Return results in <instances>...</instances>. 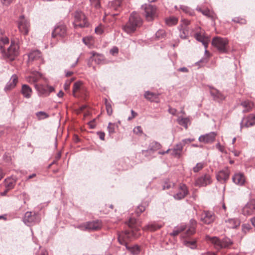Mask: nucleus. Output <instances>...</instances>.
<instances>
[{
  "mask_svg": "<svg viewBox=\"0 0 255 255\" xmlns=\"http://www.w3.org/2000/svg\"><path fill=\"white\" fill-rule=\"evenodd\" d=\"M143 23V20L137 12H132L128 18V21L123 26V30L128 34H131L140 27Z\"/></svg>",
  "mask_w": 255,
  "mask_h": 255,
  "instance_id": "obj_1",
  "label": "nucleus"
},
{
  "mask_svg": "<svg viewBox=\"0 0 255 255\" xmlns=\"http://www.w3.org/2000/svg\"><path fill=\"white\" fill-rule=\"evenodd\" d=\"M19 48L17 42L14 40L11 41L10 45L6 50L0 46V49L3 59L7 61L14 60L19 54Z\"/></svg>",
  "mask_w": 255,
  "mask_h": 255,
  "instance_id": "obj_2",
  "label": "nucleus"
},
{
  "mask_svg": "<svg viewBox=\"0 0 255 255\" xmlns=\"http://www.w3.org/2000/svg\"><path fill=\"white\" fill-rule=\"evenodd\" d=\"M207 238L218 250L229 248L233 243L230 239L227 237L220 239L217 237H207Z\"/></svg>",
  "mask_w": 255,
  "mask_h": 255,
  "instance_id": "obj_3",
  "label": "nucleus"
},
{
  "mask_svg": "<svg viewBox=\"0 0 255 255\" xmlns=\"http://www.w3.org/2000/svg\"><path fill=\"white\" fill-rule=\"evenodd\" d=\"M141 9L147 21H152L157 16V8L154 5L145 3L141 5Z\"/></svg>",
  "mask_w": 255,
  "mask_h": 255,
  "instance_id": "obj_4",
  "label": "nucleus"
},
{
  "mask_svg": "<svg viewBox=\"0 0 255 255\" xmlns=\"http://www.w3.org/2000/svg\"><path fill=\"white\" fill-rule=\"evenodd\" d=\"M75 28L87 27L90 24L85 14L81 11H76L73 22Z\"/></svg>",
  "mask_w": 255,
  "mask_h": 255,
  "instance_id": "obj_5",
  "label": "nucleus"
},
{
  "mask_svg": "<svg viewBox=\"0 0 255 255\" xmlns=\"http://www.w3.org/2000/svg\"><path fill=\"white\" fill-rule=\"evenodd\" d=\"M212 43L220 53H226L228 52L229 40L227 38L215 37L213 39Z\"/></svg>",
  "mask_w": 255,
  "mask_h": 255,
  "instance_id": "obj_6",
  "label": "nucleus"
},
{
  "mask_svg": "<svg viewBox=\"0 0 255 255\" xmlns=\"http://www.w3.org/2000/svg\"><path fill=\"white\" fill-rule=\"evenodd\" d=\"M40 221L39 215L35 212H26L23 218L24 223L29 226H32Z\"/></svg>",
  "mask_w": 255,
  "mask_h": 255,
  "instance_id": "obj_7",
  "label": "nucleus"
},
{
  "mask_svg": "<svg viewBox=\"0 0 255 255\" xmlns=\"http://www.w3.org/2000/svg\"><path fill=\"white\" fill-rule=\"evenodd\" d=\"M17 24L19 31L24 35H27L30 28L29 21L23 15H21L19 17Z\"/></svg>",
  "mask_w": 255,
  "mask_h": 255,
  "instance_id": "obj_8",
  "label": "nucleus"
},
{
  "mask_svg": "<svg viewBox=\"0 0 255 255\" xmlns=\"http://www.w3.org/2000/svg\"><path fill=\"white\" fill-rule=\"evenodd\" d=\"M67 34V27L64 24L57 25L52 32V37L63 38Z\"/></svg>",
  "mask_w": 255,
  "mask_h": 255,
  "instance_id": "obj_9",
  "label": "nucleus"
},
{
  "mask_svg": "<svg viewBox=\"0 0 255 255\" xmlns=\"http://www.w3.org/2000/svg\"><path fill=\"white\" fill-rule=\"evenodd\" d=\"M244 216H251L255 214V199H250L242 209Z\"/></svg>",
  "mask_w": 255,
  "mask_h": 255,
  "instance_id": "obj_10",
  "label": "nucleus"
},
{
  "mask_svg": "<svg viewBox=\"0 0 255 255\" xmlns=\"http://www.w3.org/2000/svg\"><path fill=\"white\" fill-rule=\"evenodd\" d=\"M35 87L38 92L39 96L42 97H47L50 93L54 91V88L52 86L43 85H35Z\"/></svg>",
  "mask_w": 255,
  "mask_h": 255,
  "instance_id": "obj_11",
  "label": "nucleus"
},
{
  "mask_svg": "<svg viewBox=\"0 0 255 255\" xmlns=\"http://www.w3.org/2000/svg\"><path fill=\"white\" fill-rule=\"evenodd\" d=\"M211 176L209 174H205L197 178L195 181V185L199 187H204L211 183Z\"/></svg>",
  "mask_w": 255,
  "mask_h": 255,
  "instance_id": "obj_12",
  "label": "nucleus"
},
{
  "mask_svg": "<svg viewBox=\"0 0 255 255\" xmlns=\"http://www.w3.org/2000/svg\"><path fill=\"white\" fill-rule=\"evenodd\" d=\"M216 218L215 214L209 211H204L201 215V220L206 224L213 223Z\"/></svg>",
  "mask_w": 255,
  "mask_h": 255,
  "instance_id": "obj_13",
  "label": "nucleus"
},
{
  "mask_svg": "<svg viewBox=\"0 0 255 255\" xmlns=\"http://www.w3.org/2000/svg\"><path fill=\"white\" fill-rule=\"evenodd\" d=\"M255 125V114H251L246 118H244L240 123V128H249Z\"/></svg>",
  "mask_w": 255,
  "mask_h": 255,
  "instance_id": "obj_14",
  "label": "nucleus"
},
{
  "mask_svg": "<svg viewBox=\"0 0 255 255\" xmlns=\"http://www.w3.org/2000/svg\"><path fill=\"white\" fill-rule=\"evenodd\" d=\"M180 190L173 196L174 199L176 200H181L185 198L188 194V189L185 184H180L179 186Z\"/></svg>",
  "mask_w": 255,
  "mask_h": 255,
  "instance_id": "obj_15",
  "label": "nucleus"
},
{
  "mask_svg": "<svg viewBox=\"0 0 255 255\" xmlns=\"http://www.w3.org/2000/svg\"><path fill=\"white\" fill-rule=\"evenodd\" d=\"M216 136L215 132H211L205 135H201L199 137V140L205 143H211L214 141Z\"/></svg>",
  "mask_w": 255,
  "mask_h": 255,
  "instance_id": "obj_16",
  "label": "nucleus"
},
{
  "mask_svg": "<svg viewBox=\"0 0 255 255\" xmlns=\"http://www.w3.org/2000/svg\"><path fill=\"white\" fill-rule=\"evenodd\" d=\"M128 226L132 229L131 234L134 237H137L139 234H136L134 231H138L140 230V223L134 218H131L128 221Z\"/></svg>",
  "mask_w": 255,
  "mask_h": 255,
  "instance_id": "obj_17",
  "label": "nucleus"
},
{
  "mask_svg": "<svg viewBox=\"0 0 255 255\" xmlns=\"http://www.w3.org/2000/svg\"><path fill=\"white\" fill-rule=\"evenodd\" d=\"M229 175L230 170L228 167H226L217 174L216 178L219 181H226L228 179Z\"/></svg>",
  "mask_w": 255,
  "mask_h": 255,
  "instance_id": "obj_18",
  "label": "nucleus"
},
{
  "mask_svg": "<svg viewBox=\"0 0 255 255\" xmlns=\"http://www.w3.org/2000/svg\"><path fill=\"white\" fill-rule=\"evenodd\" d=\"M232 180L236 184L239 186H242L245 184L246 179L245 175L243 173L239 172L235 173L233 175Z\"/></svg>",
  "mask_w": 255,
  "mask_h": 255,
  "instance_id": "obj_19",
  "label": "nucleus"
},
{
  "mask_svg": "<svg viewBox=\"0 0 255 255\" xmlns=\"http://www.w3.org/2000/svg\"><path fill=\"white\" fill-rule=\"evenodd\" d=\"M17 82V76L15 74L12 75L10 80L6 84L4 90L7 92L13 89L16 86Z\"/></svg>",
  "mask_w": 255,
  "mask_h": 255,
  "instance_id": "obj_20",
  "label": "nucleus"
},
{
  "mask_svg": "<svg viewBox=\"0 0 255 255\" xmlns=\"http://www.w3.org/2000/svg\"><path fill=\"white\" fill-rule=\"evenodd\" d=\"M196 10L202 13L204 15L211 18L213 21H215L216 18L215 13L212 11H210L208 8L203 9L200 6H198L196 7Z\"/></svg>",
  "mask_w": 255,
  "mask_h": 255,
  "instance_id": "obj_21",
  "label": "nucleus"
},
{
  "mask_svg": "<svg viewBox=\"0 0 255 255\" xmlns=\"http://www.w3.org/2000/svg\"><path fill=\"white\" fill-rule=\"evenodd\" d=\"M226 226L230 229H235L240 225V220L238 218H230L225 221Z\"/></svg>",
  "mask_w": 255,
  "mask_h": 255,
  "instance_id": "obj_22",
  "label": "nucleus"
},
{
  "mask_svg": "<svg viewBox=\"0 0 255 255\" xmlns=\"http://www.w3.org/2000/svg\"><path fill=\"white\" fill-rule=\"evenodd\" d=\"M183 148V145L181 142L177 143L173 148L170 150L171 155L174 157H179L181 154Z\"/></svg>",
  "mask_w": 255,
  "mask_h": 255,
  "instance_id": "obj_23",
  "label": "nucleus"
},
{
  "mask_svg": "<svg viewBox=\"0 0 255 255\" xmlns=\"http://www.w3.org/2000/svg\"><path fill=\"white\" fill-rule=\"evenodd\" d=\"M28 61H39L41 60L42 54L39 50H34L29 53L28 55Z\"/></svg>",
  "mask_w": 255,
  "mask_h": 255,
  "instance_id": "obj_24",
  "label": "nucleus"
},
{
  "mask_svg": "<svg viewBox=\"0 0 255 255\" xmlns=\"http://www.w3.org/2000/svg\"><path fill=\"white\" fill-rule=\"evenodd\" d=\"M87 231H96L101 228V224L99 221L86 222Z\"/></svg>",
  "mask_w": 255,
  "mask_h": 255,
  "instance_id": "obj_25",
  "label": "nucleus"
},
{
  "mask_svg": "<svg viewBox=\"0 0 255 255\" xmlns=\"http://www.w3.org/2000/svg\"><path fill=\"white\" fill-rule=\"evenodd\" d=\"M21 92L24 98L29 99L31 97L32 91L28 85L23 84L21 87Z\"/></svg>",
  "mask_w": 255,
  "mask_h": 255,
  "instance_id": "obj_26",
  "label": "nucleus"
},
{
  "mask_svg": "<svg viewBox=\"0 0 255 255\" xmlns=\"http://www.w3.org/2000/svg\"><path fill=\"white\" fill-rule=\"evenodd\" d=\"M210 94L212 95L215 100L220 101L225 99L224 96L217 89H212L210 91Z\"/></svg>",
  "mask_w": 255,
  "mask_h": 255,
  "instance_id": "obj_27",
  "label": "nucleus"
},
{
  "mask_svg": "<svg viewBox=\"0 0 255 255\" xmlns=\"http://www.w3.org/2000/svg\"><path fill=\"white\" fill-rule=\"evenodd\" d=\"M178 29L179 31V37L182 39H186L189 34L188 28L186 27V25H179Z\"/></svg>",
  "mask_w": 255,
  "mask_h": 255,
  "instance_id": "obj_28",
  "label": "nucleus"
},
{
  "mask_svg": "<svg viewBox=\"0 0 255 255\" xmlns=\"http://www.w3.org/2000/svg\"><path fill=\"white\" fill-rule=\"evenodd\" d=\"M161 147V145L160 143L156 141H152L149 143L147 148V151L146 152H147L148 151H151L154 153L155 151L160 149Z\"/></svg>",
  "mask_w": 255,
  "mask_h": 255,
  "instance_id": "obj_29",
  "label": "nucleus"
},
{
  "mask_svg": "<svg viewBox=\"0 0 255 255\" xmlns=\"http://www.w3.org/2000/svg\"><path fill=\"white\" fill-rule=\"evenodd\" d=\"M186 228V226L184 224H181L175 227L172 233H170V235L173 237L177 236L180 233L183 231Z\"/></svg>",
  "mask_w": 255,
  "mask_h": 255,
  "instance_id": "obj_30",
  "label": "nucleus"
},
{
  "mask_svg": "<svg viewBox=\"0 0 255 255\" xmlns=\"http://www.w3.org/2000/svg\"><path fill=\"white\" fill-rule=\"evenodd\" d=\"M158 95L150 91H146L144 94V98L148 101L153 102L158 98Z\"/></svg>",
  "mask_w": 255,
  "mask_h": 255,
  "instance_id": "obj_31",
  "label": "nucleus"
},
{
  "mask_svg": "<svg viewBox=\"0 0 255 255\" xmlns=\"http://www.w3.org/2000/svg\"><path fill=\"white\" fill-rule=\"evenodd\" d=\"M129 234H130L129 231H127L125 232V233L124 234H122L119 235V237H118V241H119V243L122 245H125L126 246H128L127 244L126 243V241L125 240V239L126 238L128 237V236H129Z\"/></svg>",
  "mask_w": 255,
  "mask_h": 255,
  "instance_id": "obj_32",
  "label": "nucleus"
},
{
  "mask_svg": "<svg viewBox=\"0 0 255 255\" xmlns=\"http://www.w3.org/2000/svg\"><path fill=\"white\" fill-rule=\"evenodd\" d=\"M241 105L245 108L243 110L244 112H248L251 110L254 107V103L249 101H245L241 103Z\"/></svg>",
  "mask_w": 255,
  "mask_h": 255,
  "instance_id": "obj_33",
  "label": "nucleus"
},
{
  "mask_svg": "<svg viewBox=\"0 0 255 255\" xmlns=\"http://www.w3.org/2000/svg\"><path fill=\"white\" fill-rule=\"evenodd\" d=\"M165 21L166 25L169 26H172L177 23L178 18L173 16H169L165 18Z\"/></svg>",
  "mask_w": 255,
  "mask_h": 255,
  "instance_id": "obj_34",
  "label": "nucleus"
},
{
  "mask_svg": "<svg viewBox=\"0 0 255 255\" xmlns=\"http://www.w3.org/2000/svg\"><path fill=\"white\" fill-rule=\"evenodd\" d=\"M126 248L133 255H137L140 252V247L137 245H134L132 247H128V246H126Z\"/></svg>",
  "mask_w": 255,
  "mask_h": 255,
  "instance_id": "obj_35",
  "label": "nucleus"
},
{
  "mask_svg": "<svg viewBox=\"0 0 255 255\" xmlns=\"http://www.w3.org/2000/svg\"><path fill=\"white\" fill-rule=\"evenodd\" d=\"M195 37L198 41L202 42L205 48L208 46V40L200 33H197L195 34Z\"/></svg>",
  "mask_w": 255,
  "mask_h": 255,
  "instance_id": "obj_36",
  "label": "nucleus"
},
{
  "mask_svg": "<svg viewBox=\"0 0 255 255\" xmlns=\"http://www.w3.org/2000/svg\"><path fill=\"white\" fill-rule=\"evenodd\" d=\"M121 0H114L109 3V5L112 8L118 10L121 5Z\"/></svg>",
  "mask_w": 255,
  "mask_h": 255,
  "instance_id": "obj_37",
  "label": "nucleus"
},
{
  "mask_svg": "<svg viewBox=\"0 0 255 255\" xmlns=\"http://www.w3.org/2000/svg\"><path fill=\"white\" fill-rule=\"evenodd\" d=\"M177 121L178 123L180 125L184 127L185 128H187L188 123L189 122V120L188 118H184L180 117L177 119Z\"/></svg>",
  "mask_w": 255,
  "mask_h": 255,
  "instance_id": "obj_38",
  "label": "nucleus"
},
{
  "mask_svg": "<svg viewBox=\"0 0 255 255\" xmlns=\"http://www.w3.org/2000/svg\"><path fill=\"white\" fill-rule=\"evenodd\" d=\"M148 204L146 202L142 203L141 205H139L136 210V214L138 216L141 213L145 211L146 207L147 206Z\"/></svg>",
  "mask_w": 255,
  "mask_h": 255,
  "instance_id": "obj_39",
  "label": "nucleus"
},
{
  "mask_svg": "<svg viewBox=\"0 0 255 255\" xmlns=\"http://www.w3.org/2000/svg\"><path fill=\"white\" fill-rule=\"evenodd\" d=\"M162 227L161 225H159L155 223H151L150 224L147 225L145 228L147 230H149L151 231H155L157 230V229H159L161 228Z\"/></svg>",
  "mask_w": 255,
  "mask_h": 255,
  "instance_id": "obj_40",
  "label": "nucleus"
},
{
  "mask_svg": "<svg viewBox=\"0 0 255 255\" xmlns=\"http://www.w3.org/2000/svg\"><path fill=\"white\" fill-rule=\"evenodd\" d=\"M184 244L191 249H195L197 247L196 241L186 240L184 241Z\"/></svg>",
  "mask_w": 255,
  "mask_h": 255,
  "instance_id": "obj_41",
  "label": "nucleus"
},
{
  "mask_svg": "<svg viewBox=\"0 0 255 255\" xmlns=\"http://www.w3.org/2000/svg\"><path fill=\"white\" fill-rule=\"evenodd\" d=\"M5 186L7 190H10L13 188L14 186V181H12L10 179H6L4 180Z\"/></svg>",
  "mask_w": 255,
  "mask_h": 255,
  "instance_id": "obj_42",
  "label": "nucleus"
},
{
  "mask_svg": "<svg viewBox=\"0 0 255 255\" xmlns=\"http://www.w3.org/2000/svg\"><path fill=\"white\" fill-rule=\"evenodd\" d=\"M105 104L107 114L109 116H111L113 113L112 106H111L110 103L108 102V101L107 99H105Z\"/></svg>",
  "mask_w": 255,
  "mask_h": 255,
  "instance_id": "obj_43",
  "label": "nucleus"
},
{
  "mask_svg": "<svg viewBox=\"0 0 255 255\" xmlns=\"http://www.w3.org/2000/svg\"><path fill=\"white\" fill-rule=\"evenodd\" d=\"M82 84L81 81H77L74 84L73 87V94L74 96H76L75 93L80 90V87Z\"/></svg>",
  "mask_w": 255,
  "mask_h": 255,
  "instance_id": "obj_44",
  "label": "nucleus"
},
{
  "mask_svg": "<svg viewBox=\"0 0 255 255\" xmlns=\"http://www.w3.org/2000/svg\"><path fill=\"white\" fill-rule=\"evenodd\" d=\"M205 163L204 162H199L196 164V166L193 168L194 172L197 173L202 170L204 167Z\"/></svg>",
  "mask_w": 255,
  "mask_h": 255,
  "instance_id": "obj_45",
  "label": "nucleus"
},
{
  "mask_svg": "<svg viewBox=\"0 0 255 255\" xmlns=\"http://www.w3.org/2000/svg\"><path fill=\"white\" fill-rule=\"evenodd\" d=\"M35 115L39 120H42L49 117V115L43 111L38 112Z\"/></svg>",
  "mask_w": 255,
  "mask_h": 255,
  "instance_id": "obj_46",
  "label": "nucleus"
},
{
  "mask_svg": "<svg viewBox=\"0 0 255 255\" xmlns=\"http://www.w3.org/2000/svg\"><path fill=\"white\" fill-rule=\"evenodd\" d=\"M115 124L109 123L108 127V130L110 134H113L115 132Z\"/></svg>",
  "mask_w": 255,
  "mask_h": 255,
  "instance_id": "obj_47",
  "label": "nucleus"
},
{
  "mask_svg": "<svg viewBox=\"0 0 255 255\" xmlns=\"http://www.w3.org/2000/svg\"><path fill=\"white\" fill-rule=\"evenodd\" d=\"M242 231L246 234L249 232L251 229L252 227L249 224H244L242 226Z\"/></svg>",
  "mask_w": 255,
  "mask_h": 255,
  "instance_id": "obj_48",
  "label": "nucleus"
},
{
  "mask_svg": "<svg viewBox=\"0 0 255 255\" xmlns=\"http://www.w3.org/2000/svg\"><path fill=\"white\" fill-rule=\"evenodd\" d=\"M91 4L97 9L101 7L100 0H90Z\"/></svg>",
  "mask_w": 255,
  "mask_h": 255,
  "instance_id": "obj_49",
  "label": "nucleus"
},
{
  "mask_svg": "<svg viewBox=\"0 0 255 255\" xmlns=\"http://www.w3.org/2000/svg\"><path fill=\"white\" fill-rule=\"evenodd\" d=\"M165 35V31L162 29H160L158 30L155 33V36L156 38L159 39L160 38L163 37Z\"/></svg>",
  "mask_w": 255,
  "mask_h": 255,
  "instance_id": "obj_50",
  "label": "nucleus"
},
{
  "mask_svg": "<svg viewBox=\"0 0 255 255\" xmlns=\"http://www.w3.org/2000/svg\"><path fill=\"white\" fill-rule=\"evenodd\" d=\"M195 227H190L188 230L186 231V236H189L194 234L195 233Z\"/></svg>",
  "mask_w": 255,
  "mask_h": 255,
  "instance_id": "obj_51",
  "label": "nucleus"
},
{
  "mask_svg": "<svg viewBox=\"0 0 255 255\" xmlns=\"http://www.w3.org/2000/svg\"><path fill=\"white\" fill-rule=\"evenodd\" d=\"M233 21L236 23H239L241 24H246V20L244 18H241L239 17H236L233 19Z\"/></svg>",
  "mask_w": 255,
  "mask_h": 255,
  "instance_id": "obj_52",
  "label": "nucleus"
},
{
  "mask_svg": "<svg viewBox=\"0 0 255 255\" xmlns=\"http://www.w3.org/2000/svg\"><path fill=\"white\" fill-rule=\"evenodd\" d=\"M92 38L91 37H84L82 38V41L87 46H90L91 45L90 41Z\"/></svg>",
  "mask_w": 255,
  "mask_h": 255,
  "instance_id": "obj_53",
  "label": "nucleus"
},
{
  "mask_svg": "<svg viewBox=\"0 0 255 255\" xmlns=\"http://www.w3.org/2000/svg\"><path fill=\"white\" fill-rule=\"evenodd\" d=\"M194 140H195L194 138H185V139H182L181 142L182 143V144L184 146L186 144H189V143H191V142L194 141Z\"/></svg>",
  "mask_w": 255,
  "mask_h": 255,
  "instance_id": "obj_54",
  "label": "nucleus"
},
{
  "mask_svg": "<svg viewBox=\"0 0 255 255\" xmlns=\"http://www.w3.org/2000/svg\"><path fill=\"white\" fill-rule=\"evenodd\" d=\"M133 131L136 134H141L142 133V128L140 126L134 128Z\"/></svg>",
  "mask_w": 255,
  "mask_h": 255,
  "instance_id": "obj_55",
  "label": "nucleus"
},
{
  "mask_svg": "<svg viewBox=\"0 0 255 255\" xmlns=\"http://www.w3.org/2000/svg\"><path fill=\"white\" fill-rule=\"evenodd\" d=\"M119 52V49L116 46H114L110 51V53L114 56L117 54Z\"/></svg>",
  "mask_w": 255,
  "mask_h": 255,
  "instance_id": "obj_56",
  "label": "nucleus"
},
{
  "mask_svg": "<svg viewBox=\"0 0 255 255\" xmlns=\"http://www.w3.org/2000/svg\"><path fill=\"white\" fill-rule=\"evenodd\" d=\"M104 60V56L102 54H100L97 56L94 59L96 63L100 64Z\"/></svg>",
  "mask_w": 255,
  "mask_h": 255,
  "instance_id": "obj_57",
  "label": "nucleus"
},
{
  "mask_svg": "<svg viewBox=\"0 0 255 255\" xmlns=\"http://www.w3.org/2000/svg\"><path fill=\"white\" fill-rule=\"evenodd\" d=\"M147 151V149L146 150H142L141 151V153L145 157H149V156H152L153 154H154L153 152H152L151 151H148V152H145V151Z\"/></svg>",
  "mask_w": 255,
  "mask_h": 255,
  "instance_id": "obj_58",
  "label": "nucleus"
},
{
  "mask_svg": "<svg viewBox=\"0 0 255 255\" xmlns=\"http://www.w3.org/2000/svg\"><path fill=\"white\" fill-rule=\"evenodd\" d=\"M86 223L79 225L76 227L77 228L80 229L81 231H87V227L86 226Z\"/></svg>",
  "mask_w": 255,
  "mask_h": 255,
  "instance_id": "obj_59",
  "label": "nucleus"
},
{
  "mask_svg": "<svg viewBox=\"0 0 255 255\" xmlns=\"http://www.w3.org/2000/svg\"><path fill=\"white\" fill-rule=\"evenodd\" d=\"M171 185H173V184L170 182H165L163 186V189H168L171 187Z\"/></svg>",
  "mask_w": 255,
  "mask_h": 255,
  "instance_id": "obj_60",
  "label": "nucleus"
},
{
  "mask_svg": "<svg viewBox=\"0 0 255 255\" xmlns=\"http://www.w3.org/2000/svg\"><path fill=\"white\" fill-rule=\"evenodd\" d=\"M131 116L130 117H129L128 119V121L131 120L137 115V114L136 112H135L133 110H131Z\"/></svg>",
  "mask_w": 255,
  "mask_h": 255,
  "instance_id": "obj_61",
  "label": "nucleus"
},
{
  "mask_svg": "<svg viewBox=\"0 0 255 255\" xmlns=\"http://www.w3.org/2000/svg\"><path fill=\"white\" fill-rule=\"evenodd\" d=\"M95 33L98 34H102L103 32V30L100 27H96L95 29Z\"/></svg>",
  "mask_w": 255,
  "mask_h": 255,
  "instance_id": "obj_62",
  "label": "nucleus"
},
{
  "mask_svg": "<svg viewBox=\"0 0 255 255\" xmlns=\"http://www.w3.org/2000/svg\"><path fill=\"white\" fill-rule=\"evenodd\" d=\"M97 134L99 135V138L102 140L105 139V134L104 132L98 131L97 132Z\"/></svg>",
  "mask_w": 255,
  "mask_h": 255,
  "instance_id": "obj_63",
  "label": "nucleus"
},
{
  "mask_svg": "<svg viewBox=\"0 0 255 255\" xmlns=\"http://www.w3.org/2000/svg\"><path fill=\"white\" fill-rule=\"evenodd\" d=\"M181 8L183 11L187 13H188V12H190V8L186 6L182 5L181 6Z\"/></svg>",
  "mask_w": 255,
  "mask_h": 255,
  "instance_id": "obj_64",
  "label": "nucleus"
}]
</instances>
